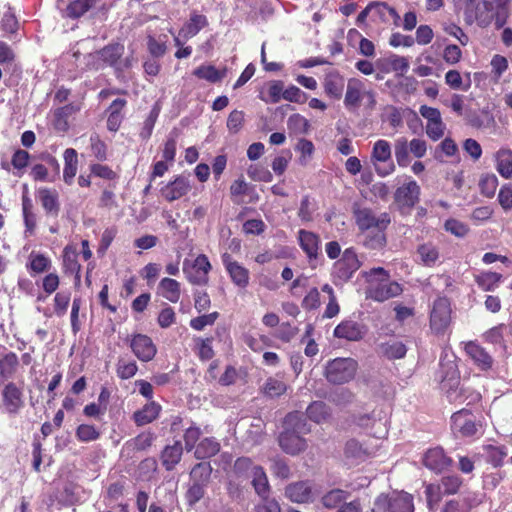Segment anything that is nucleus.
Here are the masks:
<instances>
[{"instance_id": "obj_60", "label": "nucleus", "mask_w": 512, "mask_h": 512, "mask_svg": "<svg viewBox=\"0 0 512 512\" xmlns=\"http://www.w3.org/2000/svg\"><path fill=\"white\" fill-rule=\"evenodd\" d=\"M201 436V430L194 423H191L186 429L184 433V441H185V449L187 451H191L196 446V442L199 440Z\"/></svg>"}, {"instance_id": "obj_45", "label": "nucleus", "mask_w": 512, "mask_h": 512, "mask_svg": "<svg viewBox=\"0 0 512 512\" xmlns=\"http://www.w3.org/2000/svg\"><path fill=\"white\" fill-rule=\"evenodd\" d=\"M499 181L494 173H486L482 175L479 181L481 194L487 198H492L495 195Z\"/></svg>"}, {"instance_id": "obj_12", "label": "nucleus", "mask_w": 512, "mask_h": 512, "mask_svg": "<svg viewBox=\"0 0 512 512\" xmlns=\"http://www.w3.org/2000/svg\"><path fill=\"white\" fill-rule=\"evenodd\" d=\"M353 214L358 228L362 231L372 228L386 229L390 224V216L384 212L378 216L370 208L354 207Z\"/></svg>"}, {"instance_id": "obj_24", "label": "nucleus", "mask_w": 512, "mask_h": 512, "mask_svg": "<svg viewBox=\"0 0 512 512\" xmlns=\"http://www.w3.org/2000/svg\"><path fill=\"white\" fill-rule=\"evenodd\" d=\"M298 241L301 249L305 252L310 262L318 258L320 251V238L317 234L301 229L298 231Z\"/></svg>"}, {"instance_id": "obj_28", "label": "nucleus", "mask_w": 512, "mask_h": 512, "mask_svg": "<svg viewBox=\"0 0 512 512\" xmlns=\"http://www.w3.org/2000/svg\"><path fill=\"white\" fill-rule=\"evenodd\" d=\"M183 454V446L180 441H175L172 445H167L160 456L162 465L167 471H171L180 462Z\"/></svg>"}, {"instance_id": "obj_26", "label": "nucleus", "mask_w": 512, "mask_h": 512, "mask_svg": "<svg viewBox=\"0 0 512 512\" xmlns=\"http://www.w3.org/2000/svg\"><path fill=\"white\" fill-rule=\"evenodd\" d=\"M208 25V19L205 15L193 11L189 21L180 29L179 36L187 40L194 37L199 31Z\"/></svg>"}, {"instance_id": "obj_4", "label": "nucleus", "mask_w": 512, "mask_h": 512, "mask_svg": "<svg viewBox=\"0 0 512 512\" xmlns=\"http://www.w3.org/2000/svg\"><path fill=\"white\" fill-rule=\"evenodd\" d=\"M358 363L352 358H335L325 366L324 375L329 383L342 385L354 379Z\"/></svg>"}, {"instance_id": "obj_21", "label": "nucleus", "mask_w": 512, "mask_h": 512, "mask_svg": "<svg viewBox=\"0 0 512 512\" xmlns=\"http://www.w3.org/2000/svg\"><path fill=\"white\" fill-rule=\"evenodd\" d=\"M222 259L232 282L238 287L245 288L249 283L248 269L240 265L237 261L232 260V257L227 253L222 256Z\"/></svg>"}, {"instance_id": "obj_18", "label": "nucleus", "mask_w": 512, "mask_h": 512, "mask_svg": "<svg viewBox=\"0 0 512 512\" xmlns=\"http://www.w3.org/2000/svg\"><path fill=\"white\" fill-rule=\"evenodd\" d=\"M278 441L281 449L290 455H297L307 447L305 439L289 429H284L279 435Z\"/></svg>"}, {"instance_id": "obj_34", "label": "nucleus", "mask_w": 512, "mask_h": 512, "mask_svg": "<svg viewBox=\"0 0 512 512\" xmlns=\"http://www.w3.org/2000/svg\"><path fill=\"white\" fill-rule=\"evenodd\" d=\"M284 429H289L296 434H307L310 431L303 414L298 411L289 413L284 419Z\"/></svg>"}, {"instance_id": "obj_31", "label": "nucleus", "mask_w": 512, "mask_h": 512, "mask_svg": "<svg viewBox=\"0 0 512 512\" xmlns=\"http://www.w3.org/2000/svg\"><path fill=\"white\" fill-rule=\"evenodd\" d=\"M160 410L161 406L156 402L151 401L141 410L134 412L133 419L138 426H143L155 420L158 417Z\"/></svg>"}, {"instance_id": "obj_7", "label": "nucleus", "mask_w": 512, "mask_h": 512, "mask_svg": "<svg viewBox=\"0 0 512 512\" xmlns=\"http://www.w3.org/2000/svg\"><path fill=\"white\" fill-rule=\"evenodd\" d=\"M360 266L361 262L355 250L353 248L345 249L341 258L333 265V282L336 285L348 282Z\"/></svg>"}, {"instance_id": "obj_40", "label": "nucleus", "mask_w": 512, "mask_h": 512, "mask_svg": "<svg viewBox=\"0 0 512 512\" xmlns=\"http://www.w3.org/2000/svg\"><path fill=\"white\" fill-rule=\"evenodd\" d=\"M252 484L256 493L261 497H267L269 492V483L267 475L261 466L252 468Z\"/></svg>"}, {"instance_id": "obj_9", "label": "nucleus", "mask_w": 512, "mask_h": 512, "mask_svg": "<svg viewBox=\"0 0 512 512\" xmlns=\"http://www.w3.org/2000/svg\"><path fill=\"white\" fill-rule=\"evenodd\" d=\"M210 270L211 264L204 254L198 255L192 263L187 260L183 262V272L187 280L194 285H206Z\"/></svg>"}, {"instance_id": "obj_51", "label": "nucleus", "mask_w": 512, "mask_h": 512, "mask_svg": "<svg viewBox=\"0 0 512 512\" xmlns=\"http://www.w3.org/2000/svg\"><path fill=\"white\" fill-rule=\"evenodd\" d=\"M485 449L487 452L488 461L494 467H499L503 464V460L507 456V451L504 446L488 445Z\"/></svg>"}, {"instance_id": "obj_15", "label": "nucleus", "mask_w": 512, "mask_h": 512, "mask_svg": "<svg viewBox=\"0 0 512 512\" xmlns=\"http://www.w3.org/2000/svg\"><path fill=\"white\" fill-rule=\"evenodd\" d=\"M425 467L436 473H441L452 466L453 460L446 456L440 447L429 449L423 457Z\"/></svg>"}, {"instance_id": "obj_55", "label": "nucleus", "mask_w": 512, "mask_h": 512, "mask_svg": "<svg viewBox=\"0 0 512 512\" xmlns=\"http://www.w3.org/2000/svg\"><path fill=\"white\" fill-rule=\"evenodd\" d=\"M138 371V366L135 361L126 362L119 360L116 367L117 376L120 379L127 380L132 378Z\"/></svg>"}, {"instance_id": "obj_2", "label": "nucleus", "mask_w": 512, "mask_h": 512, "mask_svg": "<svg viewBox=\"0 0 512 512\" xmlns=\"http://www.w3.org/2000/svg\"><path fill=\"white\" fill-rule=\"evenodd\" d=\"M508 0H482V3L476 7L475 18L480 26H488L495 21L497 28H501L507 20Z\"/></svg>"}, {"instance_id": "obj_42", "label": "nucleus", "mask_w": 512, "mask_h": 512, "mask_svg": "<svg viewBox=\"0 0 512 512\" xmlns=\"http://www.w3.org/2000/svg\"><path fill=\"white\" fill-rule=\"evenodd\" d=\"M409 142L406 137H399L394 142V154L400 167H406L410 163Z\"/></svg>"}, {"instance_id": "obj_54", "label": "nucleus", "mask_w": 512, "mask_h": 512, "mask_svg": "<svg viewBox=\"0 0 512 512\" xmlns=\"http://www.w3.org/2000/svg\"><path fill=\"white\" fill-rule=\"evenodd\" d=\"M385 62L394 72H400L401 74H404L409 69V61L406 57L403 56L391 54L385 58Z\"/></svg>"}, {"instance_id": "obj_27", "label": "nucleus", "mask_w": 512, "mask_h": 512, "mask_svg": "<svg viewBox=\"0 0 512 512\" xmlns=\"http://www.w3.org/2000/svg\"><path fill=\"white\" fill-rule=\"evenodd\" d=\"M38 198L46 214L57 217L60 211L59 197L56 190L42 188L38 190Z\"/></svg>"}, {"instance_id": "obj_41", "label": "nucleus", "mask_w": 512, "mask_h": 512, "mask_svg": "<svg viewBox=\"0 0 512 512\" xmlns=\"http://www.w3.org/2000/svg\"><path fill=\"white\" fill-rule=\"evenodd\" d=\"M502 274L496 272H482L475 277V282L483 291H494L502 281Z\"/></svg>"}, {"instance_id": "obj_43", "label": "nucleus", "mask_w": 512, "mask_h": 512, "mask_svg": "<svg viewBox=\"0 0 512 512\" xmlns=\"http://www.w3.org/2000/svg\"><path fill=\"white\" fill-rule=\"evenodd\" d=\"M193 74L211 83L219 82L225 76V72H220L213 65H201L194 70Z\"/></svg>"}, {"instance_id": "obj_59", "label": "nucleus", "mask_w": 512, "mask_h": 512, "mask_svg": "<svg viewBox=\"0 0 512 512\" xmlns=\"http://www.w3.org/2000/svg\"><path fill=\"white\" fill-rule=\"evenodd\" d=\"M462 480L457 475H448L441 479L439 484L443 490V494H455L459 490Z\"/></svg>"}, {"instance_id": "obj_58", "label": "nucleus", "mask_w": 512, "mask_h": 512, "mask_svg": "<svg viewBox=\"0 0 512 512\" xmlns=\"http://www.w3.org/2000/svg\"><path fill=\"white\" fill-rule=\"evenodd\" d=\"M468 121L472 127L478 129L489 128L495 124L494 117L486 111H483L480 115L470 116Z\"/></svg>"}, {"instance_id": "obj_29", "label": "nucleus", "mask_w": 512, "mask_h": 512, "mask_svg": "<svg viewBox=\"0 0 512 512\" xmlns=\"http://www.w3.org/2000/svg\"><path fill=\"white\" fill-rule=\"evenodd\" d=\"M80 110V106L75 103H70L60 107L54 112V128L60 132H66L69 128L68 119L71 115Z\"/></svg>"}, {"instance_id": "obj_50", "label": "nucleus", "mask_w": 512, "mask_h": 512, "mask_svg": "<svg viewBox=\"0 0 512 512\" xmlns=\"http://www.w3.org/2000/svg\"><path fill=\"white\" fill-rule=\"evenodd\" d=\"M29 268L35 273H43L48 271L51 267V261L43 254H30Z\"/></svg>"}, {"instance_id": "obj_19", "label": "nucleus", "mask_w": 512, "mask_h": 512, "mask_svg": "<svg viewBox=\"0 0 512 512\" xmlns=\"http://www.w3.org/2000/svg\"><path fill=\"white\" fill-rule=\"evenodd\" d=\"M465 352L473 361V363L477 366L478 369L482 371H487L492 368L494 363L493 357L486 351L485 348H483L476 342H468L465 345Z\"/></svg>"}, {"instance_id": "obj_14", "label": "nucleus", "mask_w": 512, "mask_h": 512, "mask_svg": "<svg viewBox=\"0 0 512 512\" xmlns=\"http://www.w3.org/2000/svg\"><path fill=\"white\" fill-rule=\"evenodd\" d=\"M130 347L134 355L143 362L151 361L157 353L152 339L144 334L135 335L131 340Z\"/></svg>"}, {"instance_id": "obj_13", "label": "nucleus", "mask_w": 512, "mask_h": 512, "mask_svg": "<svg viewBox=\"0 0 512 512\" xmlns=\"http://www.w3.org/2000/svg\"><path fill=\"white\" fill-rule=\"evenodd\" d=\"M480 425L476 423L475 416L466 409L459 410L451 416V429L461 437L474 436Z\"/></svg>"}, {"instance_id": "obj_62", "label": "nucleus", "mask_w": 512, "mask_h": 512, "mask_svg": "<svg viewBox=\"0 0 512 512\" xmlns=\"http://www.w3.org/2000/svg\"><path fill=\"white\" fill-rule=\"evenodd\" d=\"M498 202L505 211L512 209V185L506 183L501 186L498 193Z\"/></svg>"}, {"instance_id": "obj_56", "label": "nucleus", "mask_w": 512, "mask_h": 512, "mask_svg": "<svg viewBox=\"0 0 512 512\" xmlns=\"http://www.w3.org/2000/svg\"><path fill=\"white\" fill-rule=\"evenodd\" d=\"M385 229H377L376 232L368 234L364 241V245L368 249H381L386 244Z\"/></svg>"}, {"instance_id": "obj_6", "label": "nucleus", "mask_w": 512, "mask_h": 512, "mask_svg": "<svg viewBox=\"0 0 512 512\" xmlns=\"http://www.w3.org/2000/svg\"><path fill=\"white\" fill-rule=\"evenodd\" d=\"M370 161L380 177L391 175L396 169L392 159L391 145L384 139H379L374 143Z\"/></svg>"}, {"instance_id": "obj_22", "label": "nucleus", "mask_w": 512, "mask_h": 512, "mask_svg": "<svg viewBox=\"0 0 512 512\" xmlns=\"http://www.w3.org/2000/svg\"><path fill=\"white\" fill-rule=\"evenodd\" d=\"M285 495L292 502L308 503L313 500L312 486L308 481L291 483L286 487Z\"/></svg>"}, {"instance_id": "obj_46", "label": "nucleus", "mask_w": 512, "mask_h": 512, "mask_svg": "<svg viewBox=\"0 0 512 512\" xmlns=\"http://www.w3.org/2000/svg\"><path fill=\"white\" fill-rule=\"evenodd\" d=\"M212 473L211 465L207 462H201L196 464L191 472L190 477L192 482H198L207 485Z\"/></svg>"}, {"instance_id": "obj_23", "label": "nucleus", "mask_w": 512, "mask_h": 512, "mask_svg": "<svg viewBox=\"0 0 512 512\" xmlns=\"http://www.w3.org/2000/svg\"><path fill=\"white\" fill-rule=\"evenodd\" d=\"M365 333L364 326L352 320H344L334 329L335 337L348 341H359Z\"/></svg>"}, {"instance_id": "obj_39", "label": "nucleus", "mask_w": 512, "mask_h": 512, "mask_svg": "<svg viewBox=\"0 0 512 512\" xmlns=\"http://www.w3.org/2000/svg\"><path fill=\"white\" fill-rule=\"evenodd\" d=\"M350 498V493L342 489H332L321 499L324 507L328 509L339 508Z\"/></svg>"}, {"instance_id": "obj_8", "label": "nucleus", "mask_w": 512, "mask_h": 512, "mask_svg": "<svg viewBox=\"0 0 512 512\" xmlns=\"http://www.w3.org/2000/svg\"><path fill=\"white\" fill-rule=\"evenodd\" d=\"M442 389L446 391L450 402L462 403V394L458 390L459 376L457 366L454 362L441 364L439 371Z\"/></svg>"}, {"instance_id": "obj_30", "label": "nucleus", "mask_w": 512, "mask_h": 512, "mask_svg": "<svg viewBox=\"0 0 512 512\" xmlns=\"http://www.w3.org/2000/svg\"><path fill=\"white\" fill-rule=\"evenodd\" d=\"M345 87V79L338 72L328 73L324 79L325 93L334 98L340 99Z\"/></svg>"}, {"instance_id": "obj_10", "label": "nucleus", "mask_w": 512, "mask_h": 512, "mask_svg": "<svg viewBox=\"0 0 512 512\" xmlns=\"http://www.w3.org/2000/svg\"><path fill=\"white\" fill-rule=\"evenodd\" d=\"M451 322L450 301L446 297H439L434 301L430 313V327L436 334H444Z\"/></svg>"}, {"instance_id": "obj_17", "label": "nucleus", "mask_w": 512, "mask_h": 512, "mask_svg": "<svg viewBox=\"0 0 512 512\" xmlns=\"http://www.w3.org/2000/svg\"><path fill=\"white\" fill-rule=\"evenodd\" d=\"M2 400L5 410L10 414L18 413L24 405L22 390L13 382L5 385Z\"/></svg>"}, {"instance_id": "obj_25", "label": "nucleus", "mask_w": 512, "mask_h": 512, "mask_svg": "<svg viewBox=\"0 0 512 512\" xmlns=\"http://www.w3.org/2000/svg\"><path fill=\"white\" fill-rule=\"evenodd\" d=\"M495 169L504 179L512 178V149L502 147L494 153Z\"/></svg>"}, {"instance_id": "obj_44", "label": "nucleus", "mask_w": 512, "mask_h": 512, "mask_svg": "<svg viewBox=\"0 0 512 512\" xmlns=\"http://www.w3.org/2000/svg\"><path fill=\"white\" fill-rule=\"evenodd\" d=\"M155 439L156 436L154 433L146 431L127 442V446L131 447L132 450L145 451L152 446Z\"/></svg>"}, {"instance_id": "obj_52", "label": "nucleus", "mask_w": 512, "mask_h": 512, "mask_svg": "<svg viewBox=\"0 0 512 512\" xmlns=\"http://www.w3.org/2000/svg\"><path fill=\"white\" fill-rule=\"evenodd\" d=\"M205 487L206 485L204 484L192 482L185 494V499L189 506L195 505L204 497Z\"/></svg>"}, {"instance_id": "obj_36", "label": "nucleus", "mask_w": 512, "mask_h": 512, "mask_svg": "<svg viewBox=\"0 0 512 512\" xmlns=\"http://www.w3.org/2000/svg\"><path fill=\"white\" fill-rule=\"evenodd\" d=\"M220 451V443L212 437L204 438L195 447L194 455L197 459H206L216 455Z\"/></svg>"}, {"instance_id": "obj_48", "label": "nucleus", "mask_w": 512, "mask_h": 512, "mask_svg": "<svg viewBox=\"0 0 512 512\" xmlns=\"http://www.w3.org/2000/svg\"><path fill=\"white\" fill-rule=\"evenodd\" d=\"M76 437L80 442H92L100 438V431L91 424H80L76 429Z\"/></svg>"}, {"instance_id": "obj_37", "label": "nucleus", "mask_w": 512, "mask_h": 512, "mask_svg": "<svg viewBox=\"0 0 512 512\" xmlns=\"http://www.w3.org/2000/svg\"><path fill=\"white\" fill-rule=\"evenodd\" d=\"M417 254L424 266L432 267L439 259V249L431 242L423 243L418 246Z\"/></svg>"}, {"instance_id": "obj_32", "label": "nucleus", "mask_w": 512, "mask_h": 512, "mask_svg": "<svg viewBox=\"0 0 512 512\" xmlns=\"http://www.w3.org/2000/svg\"><path fill=\"white\" fill-rule=\"evenodd\" d=\"M19 365V360L14 352H8L0 358V383L11 379Z\"/></svg>"}, {"instance_id": "obj_49", "label": "nucleus", "mask_w": 512, "mask_h": 512, "mask_svg": "<svg viewBox=\"0 0 512 512\" xmlns=\"http://www.w3.org/2000/svg\"><path fill=\"white\" fill-rule=\"evenodd\" d=\"M368 451L363 445L355 440L350 439L346 442L345 445V455L347 458H352L355 460L364 459L368 455Z\"/></svg>"}, {"instance_id": "obj_33", "label": "nucleus", "mask_w": 512, "mask_h": 512, "mask_svg": "<svg viewBox=\"0 0 512 512\" xmlns=\"http://www.w3.org/2000/svg\"><path fill=\"white\" fill-rule=\"evenodd\" d=\"M377 352L386 358L401 359L406 355V346L400 341H388L378 345Z\"/></svg>"}, {"instance_id": "obj_61", "label": "nucleus", "mask_w": 512, "mask_h": 512, "mask_svg": "<svg viewBox=\"0 0 512 512\" xmlns=\"http://www.w3.org/2000/svg\"><path fill=\"white\" fill-rule=\"evenodd\" d=\"M443 494V490L441 489L439 484H429L425 488V495L427 499V504L430 509H433L435 505L439 503Z\"/></svg>"}, {"instance_id": "obj_38", "label": "nucleus", "mask_w": 512, "mask_h": 512, "mask_svg": "<svg viewBox=\"0 0 512 512\" xmlns=\"http://www.w3.org/2000/svg\"><path fill=\"white\" fill-rule=\"evenodd\" d=\"M161 295L172 303L180 299V283L172 278H163L159 283Z\"/></svg>"}, {"instance_id": "obj_64", "label": "nucleus", "mask_w": 512, "mask_h": 512, "mask_svg": "<svg viewBox=\"0 0 512 512\" xmlns=\"http://www.w3.org/2000/svg\"><path fill=\"white\" fill-rule=\"evenodd\" d=\"M271 471L275 477L280 479H288L291 475L288 464L281 458L272 459Z\"/></svg>"}, {"instance_id": "obj_16", "label": "nucleus", "mask_w": 512, "mask_h": 512, "mask_svg": "<svg viewBox=\"0 0 512 512\" xmlns=\"http://www.w3.org/2000/svg\"><path fill=\"white\" fill-rule=\"evenodd\" d=\"M367 90L363 81L357 78H350L347 82L344 104L347 109L355 110L361 105L362 98Z\"/></svg>"}, {"instance_id": "obj_53", "label": "nucleus", "mask_w": 512, "mask_h": 512, "mask_svg": "<svg viewBox=\"0 0 512 512\" xmlns=\"http://www.w3.org/2000/svg\"><path fill=\"white\" fill-rule=\"evenodd\" d=\"M287 390L286 384L276 378H268L264 385V393L270 397H278Z\"/></svg>"}, {"instance_id": "obj_1", "label": "nucleus", "mask_w": 512, "mask_h": 512, "mask_svg": "<svg viewBox=\"0 0 512 512\" xmlns=\"http://www.w3.org/2000/svg\"><path fill=\"white\" fill-rule=\"evenodd\" d=\"M362 277L367 282L366 296L378 302L386 301L402 293V287L395 281H390V274L382 267L362 271Z\"/></svg>"}, {"instance_id": "obj_3", "label": "nucleus", "mask_w": 512, "mask_h": 512, "mask_svg": "<svg viewBox=\"0 0 512 512\" xmlns=\"http://www.w3.org/2000/svg\"><path fill=\"white\" fill-rule=\"evenodd\" d=\"M371 512H414L413 496L404 491L381 493L376 497Z\"/></svg>"}, {"instance_id": "obj_35", "label": "nucleus", "mask_w": 512, "mask_h": 512, "mask_svg": "<svg viewBox=\"0 0 512 512\" xmlns=\"http://www.w3.org/2000/svg\"><path fill=\"white\" fill-rule=\"evenodd\" d=\"M64 171L63 180L66 184L71 185L77 173L78 159L77 152L73 148H68L64 151Z\"/></svg>"}, {"instance_id": "obj_20", "label": "nucleus", "mask_w": 512, "mask_h": 512, "mask_svg": "<svg viewBox=\"0 0 512 512\" xmlns=\"http://www.w3.org/2000/svg\"><path fill=\"white\" fill-rule=\"evenodd\" d=\"M191 189L188 177L180 175L161 189L162 196L169 202L180 199Z\"/></svg>"}, {"instance_id": "obj_11", "label": "nucleus", "mask_w": 512, "mask_h": 512, "mask_svg": "<svg viewBox=\"0 0 512 512\" xmlns=\"http://www.w3.org/2000/svg\"><path fill=\"white\" fill-rule=\"evenodd\" d=\"M419 196L420 186L415 180H410L396 189L394 201L402 214H409L418 203Z\"/></svg>"}, {"instance_id": "obj_47", "label": "nucleus", "mask_w": 512, "mask_h": 512, "mask_svg": "<svg viewBox=\"0 0 512 512\" xmlns=\"http://www.w3.org/2000/svg\"><path fill=\"white\" fill-rule=\"evenodd\" d=\"M306 414L310 420L316 423H321L329 415L328 408L322 401H315L311 403L306 409Z\"/></svg>"}, {"instance_id": "obj_63", "label": "nucleus", "mask_w": 512, "mask_h": 512, "mask_svg": "<svg viewBox=\"0 0 512 512\" xmlns=\"http://www.w3.org/2000/svg\"><path fill=\"white\" fill-rule=\"evenodd\" d=\"M287 125L289 129L299 133H306L309 128L308 120L300 114H293L288 118Z\"/></svg>"}, {"instance_id": "obj_57", "label": "nucleus", "mask_w": 512, "mask_h": 512, "mask_svg": "<svg viewBox=\"0 0 512 512\" xmlns=\"http://www.w3.org/2000/svg\"><path fill=\"white\" fill-rule=\"evenodd\" d=\"M245 114L240 110H233L227 118V128L230 133L237 134L243 127Z\"/></svg>"}, {"instance_id": "obj_5", "label": "nucleus", "mask_w": 512, "mask_h": 512, "mask_svg": "<svg viewBox=\"0 0 512 512\" xmlns=\"http://www.w3.org/2000/svg\"><path fill=\"white\" fill-rule=\"evenodd\" d=\"M125 51V47L121 43H110L103 47L102 49L90 53L87 55L88 62L87 65L91 69H100L104 66H110L115 68V70H120L119 64L121 57L123 56Z\"/></svg>"}]
</instances>
